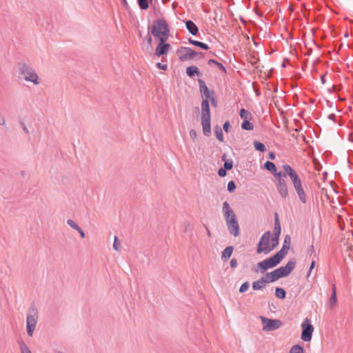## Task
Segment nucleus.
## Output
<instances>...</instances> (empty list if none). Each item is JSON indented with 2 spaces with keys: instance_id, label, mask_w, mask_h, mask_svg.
<instances>
[{
  "instance_id": "a878e982",
  "label": "nucleus",
  "mask_w": 353,
  "mask_h": 353,
  "mask_svg": "<svg viewBox=\"0 0 353 353\" xmlns=\"http://www.w3.org/2000/svg\"><path fill=\"white\" fill-rule=\"evenodd\" d=\"M337 303L336 292H332L330 299V307L333 308Z\"/></svg>"
},
{
  "instance_id": "4468645a",
  "label": "nucleus",
  "mask_w": 353,
  "mask_h": 353,
  "mask_svg": "<svg viewBox=\"0 0 353 353\" xmlns=\"http://www.w3.org/2000/svg\"><path fill=\"white\" fill-rule=\"evenodd\" d=\"M170 48V45L169 43H165V42L160 41L159 44L157 46L156 48V54L158 57L166 54Z\"/></svg>"
},
{
  "instance_id": "09e8293b",
  "label": "nucleus",
  "mask_w": 353,
  "mask_h": 353,
  "mask_svg": "<svg viewBox=\"0 0 353 353\" xmlns=\"http://www.w3.org/2000/svg\"><path fill=\"white\" fill-rule=\"evenodd\" d=\"M324 79H325V77H324V76H322V77H321V81H322V83H325V80H324Z\"/></svg>"
},
{
  "instance_id": "603ef678",
  "label": "nucleus",
  "mask_w": 353,
  "mask_h": 353,
  "mask_svg": "<svg viewBox=\"0 0 353 353\" xmlns=\"http://www.w3.org/2000/svg\"><path fill=\"white\" fill-rule=\"evenodd\" d=\"M57 353H64V352H61V351H57Z\"/></svg>"
},
{
  "instance_id": "c03bdc74",
  "label": "nucleus",
  "mask_w": 353,
  "mask_h": 353,
  "mask_svg": "<svg viewBox=\"0 0 353 353\" xmlns=\"http://www.w3.org/2000/svg\"><path fill=\"white\" fill-rule=\"evenodd\" d=\"M314 266H315V261H312L310 264V271H312L314 269Z\"/></svg>"
},
{
  "instance_id": "dca6fc26",
  "label": "nucleus",
  "mask_w": 353,
  "mask_h": 353,
  "mask_svg": "<svg viewBox=\"0 0 353 353\" xmlns=\"http://www.w3.org/2000/svg\"><path fill=\"white\" fill-rule=\"evenodd\" d=\"M281 231V225L279 223V220L277 219H276L274 228V236H272V237L276 238L278 242H279Z\"/></svg>"
},
{
  "instance_id": "79ce46f5",
  "label": "nucleus",
  "mask_w": 353,
  "mask_h": 353,
  "mask_svg": "<svg viewBox=\"0 0 353 353\" xmlns=\"http://www.w3.org/2000/svg\"><path fill=\"white\" fill-rule=\"evenodd\" d=\"M157 67H158L159 68H160V69H161V70H166V68H167V65H166L161 64V63H158L157 64Z\"/></svg>"
},
{
  "instance_id": "cd10ccee",
  "label": "nucleus",
  "mask_w": 353,
  "mask_h": 353,
  "mask_svg": "<svg viewBox=\"0 0 353 353\" xmlns=\"http://www.w3.org/2000/svg\"><path fill=\"white\" fill-rule=\"evenodd\" d=\"M239 114L242 119H244V120H248L251 117L250 113L245 109H241Z\"/></svg>"
},
{
  "instance_id": "2f4dec72",
  "label": "nucleus",
  "mask_w": 353,
  "mask_h": 353,
  "mask_svg": "<svg viewBox=\"0 0 353 353\" xmlns=\"http://www.w3.org/2000/svg\"><path fill=\"white\" fill-rule=\"evenodd\" d=\"M250 287V283L248 281H245L244 282L241 286H240V288H239V292L240 293H243L245 292H246L248 288Z\"/></svg>"
},
{
  "instance_id": "de8ad7c7",
  "label": "nucleus",
  "mask_w": 353,
  "mask_h": 353,
  "mask_svg": "<svg viewBox=\"0 0 353 353\" xmlns=\"http://www.w3.org/2000/svg\"><path fill=\"white\" fill-rule=\"evenodd\" d=\"M311 272L310 270L309 269V271L307 272V277H309L311 274Z\"/></svg>"
},
{
  "instance_id": "6ab92c4d",
  "label": "nucleus",
  "mask_w": 353,
  "mask_h": 353,
  "mask_svg": "<svg viewBox=\"0 0 353 353\" xmlns=\"http://www.w3.org/2000/svg\"><path fill=\"white\" fill-rule=\"evenodd\" d=\"M189 42L192 44V45H194L195 46H197V47H199L203 50H208L209 49V47L207 44L203 43V42H201V41H196V40H193L192 39H189Z\"/></svg>"
},
{
  "instance_id": "4be33fe9",
  "label": "nucleus",
  "mask_w": 353,
  "mask_h": 353,
  "mask_svg": "<svg viewBox=\"0 0 353 353\" xmlns=\"http://www.w3.org/2000/svg\"><path fill=\"white\" fill-rule=\"evenodd\" d=\"M208 64L210 66H212V65H215L216 66H218L219 68L224 72H225V71H226L225 67L223 66V65L222 63L217 62L216 61H215L214 59H210L208 61Z\"/></svg>"
},
{
  "instance_id": "5701e85b",
  "label": "nucleus",
  "mask_w": 353,
  "mask_h": 353,
  "mask_svg": "<svg viewBox=\"0 0 353 353\" xmlns=\"http://www.w3.org/2000/svg\"><path fill=\"white\" fill-rule=\"evenodd\" d=\"M264 168L266 170L272 172V173L275 172L276 171V166H275L274 163L271 162V161L265 162V164H264Z\"/></svg>"
},
{
  "instance_id": "8fccbe9b",
  "label": "nucleus",
  "mask_w": 353,
  "mask_h": 353,
  "mask_svg": "<svg viewBox=\"0 0 353 353\" xmlns=\"http://www.w3.org/2000/svg\"><path fill=\"white\" fill-rule=\"evenodd\" d=\"M332 292H336V287H335L334 285H333Z\"/></svg>"
},
{
  "instance_id": "f8f14e48",
  "label": "nucleus",
  "mask_w": 353,
  "mask_h": 353,
  "mask_svg": "<svg viewBox=\"0 0 353 353\" xmlns=\"http://www.w3.org/2000/svg\"><path fill=\"white\" fill-rule=\"evenodd\" d=\"M198 53L188 47H181L176 50V54L182 61L192 59Z\"/></svg>"
},
{
  "instance_id": "7ed1b4c3",
  "label": "nucleus",
  "mask_w": 353,
  "mask_h": 353,
  "mask_svg": "<svg viewBox=\"0 0 353 353\" xmlns=\"http://www.w3.org/2000/svg\"><path fill=\"white\" fill-rule=\"evenodd\" d=\"M290 237L287 235L285 237L283 247L279 252H277L274 255L257 263V271L264 272L268 269L276 266L288 254L290 249Z\"/></svg>"
},
{
  "instance_id": "9d476101",
  "label": "nucleus",
  "mask_w": 353,
  "mask_h": 353,
  "mask_svg": "<svg viewBox=\"0 0 353 353\" xmlns=\"http://www.w3.org/2000/svg\"><path fill=\"white\" fill-rule=\"evenodd\" d=\"M301 339L305 342L310 341L312 337V333L314 332V327L310 323L309 319L306 318L304 319L301 324Z\"/></svg>"
},
{
  "instance_id": "49530a36",
  "label": "nucleus",
  "mask_w": 353,
  "mask_h": 353,
  "mask_svg": "<svg viewBox=\"0 0 353 353\" xmlns=\"http://www.w3.org/2000/svg\"><path fill=\"white\" fill-rule=\"evenodd\" d=\"M152 37H149V39H148V43H149L150 45H151V43H152Z\"/></svg>"
},
{
  "instance_id": "a19ab883",
  "label": "nucleus",
  "mask_w": 353,
  "mask_h": 353,
  "mask_svg": "<svg viewBox=\"0 0 353 353\" xmlns=\"http://www.w3.org/2000/svg\"><path fill=\"white\" fill-rule=\"evenodd\" d=\"M77 231L79 233V234L82 239L85 238V232L81 228H79Z\"/></svg>"
},
{
  "instance_id": "4c0bfd02",
  "label": "nucleus",
  "mask_w": 353,
  "mask_h": 353,
  "mask_svg": "<svg viewBox=\"0 0 353 353\" xmlns=\"http://www.w3.org/2000/svg\"><path fill=\"white\" fill-rule=\"evenodd\" d=\"M218 174L221 177H223L226 175V170L223 168H220L219 170Z\"/></svg>"
},
{
  "instance_id": "423d86ee",
  "label": "nucleus",
  "mask_w": 353,
  "mask_h": 353,
  "mask_svg": "<svg viewBox=\"0 0 353 353\" xmlns=\"http://www.w3.org/2000/svg\"><path fill=\"white\" fill-rule=\"evenodd\" d=\"M278 244L276 239L273 238L272 233L268 231L261 237L257 245L256 252L258 254L263 253L268 254L272 251Z\"/></svg>"
},
{
  "instance_id": "3c124183",
  "label": "nucleus",
  "mask_w": 353,
  "mask_h": 353,
  "mask_svg": "<svg viewBox=\"0 0 353 353\" xmlns=\"http://www.w3.org/2000/svg\"><path fill=\"white\" fill-rule=\"evenodd\" d=\"M6 124V121L3 120L1 125H5Z\"/></svg>"
},
{
  "instance_id": "f257e3e1",
  "label": "nucleus",
  "mask_w": 353,
  "mask_h": 353,
  "mask_svg": "<svg viewBox=\"0 0 353 353\" xmlns=\"http://www.w3.org/2000/svg\"><path fill=\"white\" fill-rule=\"evenodd\" d=\"M199 90L202 97V102L201 105V122L202 126L203 133L206 137L211 135V114L210 110V101L213 106L216 107L217 105L216 97L214 92L208 89L205 82L199 79Z\"/></svg>"
},
{
  "instance_id": "ea45409f",
  "label": "nucleus",
  "mask_w": 353,
  "mask_h": 353,
  "mask_svg": "<svg viewBox=\"0 0 353 353\" xmlns=\"http://www.w3.org/2000/svg\"><path fill=\"white\" fill-rule=\"evenodd\" d=\"M230 125L229 121H225L223 124V128L225 132H228Z\"/></svg>"
},
{
  "instance_id": "393cba45",
  "label": "nucleus",
  "mask_w": 353,
  "mask_h": 353,
  "mask_svg": "<svg viewBox=\"0 0 353 353\" xmlns=\"http://www.w3.org/2000/svg\"><path fill=\"white\" fill-rule=\"evenodd\" d=\"M254 147L256 150H259L260 152H264L266 150L265 146L264 145V144H263L262 143H261V142H259L258 141H254Z\"/></svg>"
},
{
  "instance_id": "bb28decb",
  "label": "nucleus",
  "mask_w": 353,
  "mask_h": 353,
  "mask_svg": "<svg viewBox=\"0 0 353 353\" xmlns=\"http://www.w3.org/2000/svg\"><path fill=\"white\" fill-rule=\"evenodd\" d=\"M290 353H304V350L301 345H294L291 347Z\"/></svg>"
},
{
  "instance_id": "e433bc0d",
  "label": "nucleus",
  "mask_w": 353,
  "mask_h": 353,
  "mask_svg": "<svg viewBox=\"0 0 353 353\" xmlns=\"http://www.w3.org/2000/svg\"><path fill=\"white\" fill-rule=\"evenodd\" d=\"M190 137L193 141H196L197 139V133L196 131L194 129H191L190 130Z\"/></svg>"
},
{
  "instance_id": "473e14b6",
  "label": "nucleus",
  "mask_w": 353,
  "mask_h": 353,
  "mask_svg": "<svg viewBox=\"0 0 353 353\" xmlns=\"http://www.w3.org/2000/svg\"><path fill=\"white\" fill-rule=\"evenodd\" d=\"M120 245H121V243H120L118 237L117 236H114V243H113V248H114V250H115L116 251H119V249H120Z\"/></svg>"
},
{
  "instance_id": "b1692460",
  "label": "nucleus",
  "mask_w": 353,
  "mask_h": 353,
  "mask_svg": "<svg viewBox=\"0 0 353 353\" xmlns=\"http://www.w3.org/2000/svg\"><path fill=\"white\" fill-rule=\"evenodd\" d=\"M241 128L245 130H252L254 128V125L248 120H244L241 123Z\"/></svg>"
},
{
  "instance_id": "20e7f679",
  "label": "nucleus",
  "mask_w": 353,
  "mask_h": 353,
  "mask_svg": "<svg viewBox=\"0 0 353 353\" xmlns=\"http://www.w3.org/2000/svg\"><path fill=\"white\" fill-rule=\"evenodd\" d=\"M283 168L289 176L292 183L293 188L301 203H306L307 196L303 188V184L296 171L289 165L285 164Z\"/></svg>"
},
{
  "instance_id": "a18cd8bd",
  "label": "nucleus",
  "mask_w": 353,
  "mask_h": 353,
  "mask_svg": "<svg viewBox=\"0 0 353 353\" xmlns=\"http://www.w3.org/2000/svg\"><path fill=\"white\" fill-rule=\"evenodd\" d=\"M269 157L272 159H274L275 158V156L273 152H270L269 154Z\"/></svg>"
},
{
  "instance_id": "7c9ffc66",
  "label": "nucleus",
  "mask_w": 353,
  "mask_h": 353,
  "mask_svg": "<svg viewBox=\"0 0 353 353\" xmlns=\"http://www.w3.org/2000/svg\"><path fill=\"white\" fill-rule=\"evenodd\" d=\"M148 1L149 0H138L139 7L142 10H146L148 8Z\"/></svg>"
},
{
  "instance_id": "aec40b11",
  "label": "nucleus",
  "mask_w": 353,
  "mask_h": 353,
  "mask_svg": "<svg viewBox=\"0 0 353 353\" xmlns=\"http://www.w3.org/2000/svg\"><path fill=\"white\" fill-rule=\"evenodd\" d=\"M214 133H215L216 139L220 142H223V139H224L222 129L219 126H216L215 127V128H214Z\"/></svg>"
},
{
  "instance_id": "6e6552de",
  "label": "nucleus",
  "mask_w": 353,
  "mask_h": 353,
  "mask_svg": "<svg viewBox=\"0 0 353 353\" xmlns=\"http://www.w3.org/2000/svg\"><path fill=\"white\" fill-rule=\"evenodd\" d=\"M169 32L168 26L163 19L157 21L152 28V34L162 42L168 39Z\"/></svg>"
},
{
  "instance_id": "9b49d317",
  "label": "nucleus",
  "mask_w": 353,
  "mask_h": 353,
  "mask_svg": "<svg viewBox=\"0 0 353 353\" xmlns=\"http://www.w3.org/2000/svg\"><path fill=\"white\" fill-rule=\"evenodd\" d=\"M260 319L263 325V330L265 332L275 330L282 325L281 321L278 319H270L262 316H260Z\"/></svg>"
},
{
  "instance_id": "c756f323",
  "label": "nucleus",
  "mask_w": 353,
  "mask_h": 353,
  "mask_svg": "<svg viewBox=\"0 0 353 353\" xmlns=\"http://www.w3.org/2000/svg\"><path fill=\"white\" fill-rule=\"evenodd\" d=\"M67 224L72 229L77 230L80 227L79 225L72 219H68Z\"/></svg>"
},
{
  "instance_id": "0eeeda50",
  "label": "nucleus",
  "mask_w": 353,
  "mask_h": 353,
  "mask_svg": "<svg viewBox=\"0 0 353 353\" xmlns=\"http://www.w3.org/2000/svg\"><path fill=\"white\" fill-rule=\"evenodd\" d=\"M19 72L25 81L31 83L34 85L40 84L41 79L36 70L28 64H22L19 68Z\"/></svg>"
},
{
  "instance_id": "a211bd4d",
  "label": "nucleus",
  "mask_w": 353,
  "mask_h": 353,
  "mask_svg": "<svg viewBox=\"0 0 353 353\" xmlns=\"http://www.w3.org/2000/svg\"><path fill=\"white\" fill-rule=\"evenodd\" d=\"M233 247L232 246H228L224 249V250L222 252V259H229L233 252Z\"/></svg>"
},
{
  "instance_id": "f3484780",
  "label": "nucleus",
  "mask_w": 353,
  "mask_h": 353,
  "mask_svg": "<svg viewBox=\"0 0 353 353\" xmlns=\"http://www.w3.org/2000/svg\"><path fill=\"white\" fill-rule=\"evenodd\" d=\"M186 73L190 77H193L196 74H199V71L196 66L192 65V66H188L186 68Z\"/></svg>"
},
{
  "instance_id": "f03ea898",
  "label": "nucleus",
  "mask_w": 353,
  "mask_h": 353,
  "mask_svg": "<svg viewBox=\"0 0 353 353\" xmlns=\"http://www.w3.org/2000/svg\"><path fill=\"white\" fill-rule=\"evenodd\" d=\"M295 265L296 261L291 260L285 266L279 267L270 272L266 273L264 276L252 282V289L254 290H261L265 288L268 283H273L281 277L288 276L294 270Z\"/></svg>"
},
{
  "instance_id": "37998d69",
  "label": "nucleus",
  "mask_w": 353,
  "mask_h": 353,
  "mask_svg": "<svg viewBox=\"0 0 353 353\" xmlns=\"http://www.w3.org/2000/svg\"><path fill=\"white\" fill-rule=\"evenodd\" d=\"M22 128H23V130L24 131V132H25L26 134H29L28 129V128H27V126L26 125V124H25V123H23V125H22Z\"/></svg>"
},
{
  "instance_id": "f704fd0d",
  "label": "nucleus",
  "mask_w": 353,
  "mask_h": 353,
  "mask_svg": "<svg viewBox=\"0 0 353 353\" xmlns=\"http://www.w3.org/2000/svg\"><path fill=\"white\" fill-rule=\"evenodd\" d=\"M227 188L230 192H234V190L236 189V185H235L234 182L232 181L228 182Z\"/></svg>"
},
{
  "instance_id": "c85d7f7f",
  "label": "nucleus",
  "mask_w": 353,
  "mask_h": 353,
  "mask_svg": "<svg viewBox=\"0 0 353 353\" xmlns=\"http://www.w3.org/2000/svg\"><path fill=\"white\" fill-rule=\"evenodd\" d=\"M19 347L21 353H32L30 348L24 342L20 343Z\"/></svg>"
},
{
  "instance_id": "c9c22d12",
  "label": "nucleus",
  "mask_w": 353,
  "mask_h": 353,
  "mask_svg": "<svg viewBox=\"0 0 353 353\" xmlns=\"http://www.w3.org/2000/svg\"><path fill=\"white\" fill-rule=\"evenodd\" d=\"M233 167V162L232 161H225L223 164V169H225L226 170H231Z\"/></svg>"
},
{
  "instance_id": "ddd939ff",
  "label": "nucleus",
  "mask_w": 353,
  "mask_h": 353,
  "mask_svg": "<svg viewBox=\"0 0 353 353\" xmlns=\"http://www.w3.org/2000/svg\"><path fill=\"white\" fill-rule=\"evenodd\" d=\"M276 188L281 197L285 199L288 196V189L285 179L279 180L276 183Z\"/></svg>"
},
{
  "instance_id": "58836bf2",
  "label": "nucleus",
  "mask_w": 353,
  "mask_h": 353,
  "mask_svg": "<svg viewBox=\"0 0 353 353\" xmlns=\"http://www.w3.org/2000/svg\"><path fill=\"white\" fill-rule=\"evenodd\" d=\"M230 263L231 268H235L238 265L237 260L236 259H232L230 261Z\"/></svg>"
},
{
  "instance_id": "2eb2a0df",
  "label": "nucleus",
  "mask_w": 353,
  "mask_h": 353,
  "mask_svg": "<svg viewBox=\"0 0 353 353\" xmlns=\"http://www.w3.org/2000/svg\"><path fill=\"white\" fill-rule=\"evenodd\" d=\"M185 27L191 34L196 35L198 33V28L192 21L188 20L185 21Z\"/></svg>"
},
{
  "instance_id": "1a4fd4ad",
  "label": "nucleus",
  "mask_w": 353,
  "mask_h": 353,
  "mask_svg": "<svg viewBox=\"0 0 353 353\" xmlns=\"http://www.w3.org/2000/svg\"><path fill=\"white\" fill-rule=\"evenodd\" d=\"M39 319L38 310L34 307L30 308L27 312L26 328L29 336H32L35 330Z\"/></svg>"
},
{
  "instance_id": "72a5a7b5",
  "label": "nucleus",
  "mask_w": 353,
  "mask_h": 353,
  "mask_svg": "<svg viewBox=\"0 0 353 353\" xmlns=\"http://www.w3.org/2000/svg\"><path fill=\"white\" fill-rule=\"evenodd\" d=\"M275 177L277 179V181H279V180L280 179H285V177L286 176V172L284 173V172H276V171L275 172H273Z\"/></svg>"
},
{
  "instance_id": "412c9836",
  "label": "nucleus",
  "mask_w": 353,
  "mask_h": 353,
  "mask_svg": "<svg viewBox=\"0 0 353 353\" xmlns=\"http://www.w3.org/2000/svg\"><path fill=\"white\" fill-rule=\"evenodd\" d=\"M285 291L284 289L281 288H276L275 290V296L280 299H284L285 298Z\"/></svg>"
},
{
  "instance_id": "39448f33",
  "label": "nucleus",
  "mask_w": 353,
  "mask_h": 353,
  "mask_svg": "<svg viewBox=\"0 0 353 353\" xmlns=\"http://www.w3.org/2000/svg\"><path fill=\"white\" fill-rule=\"evenodd\" d=\"M223 212L230 233L235 237L238 236L240 234L239 225L234 212L227 201L223 203Z\"/></svg>"
}]
</instances>
